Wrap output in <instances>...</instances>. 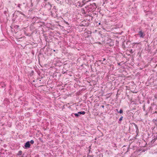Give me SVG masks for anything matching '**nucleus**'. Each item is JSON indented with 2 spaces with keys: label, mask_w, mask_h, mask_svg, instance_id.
I'll use <instances>...</instances> for the list:
<instances>
[{
  "label": "nucleus",
  "mask_w": 157,
  "mask_h": 157,
  "mask_svg": "<svg viewBox=\"0 0 157 157\" xmlns=\"http://www.w3.org/2000/svg\"><path fill=\"white\" fill-rule=\"evenodd\" d=\"M86 112L84 111H82L78 112V113L80 114L84 115L85 114Z\"/></svg>",
  "instance_id": "nucleus-9"
},
{
  "label": "nucleus",
  "mask_w": 157,
  "mask_h": 157,
  "mask_svg": "<svg viewBox=\"0 0 157 157\" xmlns=\"http://www.w3.org/2000/svg\"><path fill=\"white\" fill-rule=\"evenodd\" d=\"M30 143L32 144H33L34 143V141L33 140H30V141L29 142V143Z\"/></svg>",
  "instance_id": "nucleus-17"
},
{
  "label": "nucleus",
  "mask_w": 157,
  "mask_h": 157,
  "mask_svg": "<svg viewBox=\"0 0 157 157\" xmlns=\"http://www.w3.org/2000/svg\"><path fill=\"white\" fill-rule=\"evenodd\" d=\"M133 44H138V43H137V42H136V43L134 42V43H133Z\"/></svg>",
  "instance_id": "nucleus-24"
},
{
  "label": "nucleus",
  "mask_w": 157,
  "mask_h": 157,
  "mask_svg": "<svg viewBox=\"0 0 157 157\" xmlns=\"http://www.w3.org/2000/svg\"><path fill=\"white\" fill-rule=\"evenodd\" d=\"M143 109L144 111H145V105H144L143 106Z\"/></svg>",
  "instance_id": "nucleus-19"
},
{
  "label": "nucleus",
  "mask_w": 157,
  "mask_h": 157,
  "mask_svg": "<svg viewBox=\"0 0 157 157\" xmlns=\"http://www.w3.org/2000/svg\"><path fill=\"white\" fill-rule=\"evenodd\" d=\"M25 154H23L21 157H24Z\"/></svg>",
  "instance_id": "nucleus-26"
},
{
  "label": "nucleus",
  "mask_w": 157,
  "mask_h": 157,
  "mask_svg": "<svg viewBox=\"0 0 157 157\" xmlns=\"http://www.w3.org/2000/svg\"><path fill=\"white\" fill-rule=\"evenodd\" d=\"M116 110L117 111L118 113H123V110L122 109H121L120 110L119 112H118V110L117 109H116Z\"/></svg>",
  "instance_id": "nucleus-12"
},
{
  "label": "nucleus",
  "mask_w": 157,
  "mask_h": 157,
  "mask_svg": "<svg viewBox=\"0 0 157 157\" xmlns=\"http://www.w3.org/2000/svg\"><path fill=\"white\" fill-rule=\"evenodd\" d=\"M123 118V117L121 116L119 119V120L118 121V123L119 124H121V121L122 120Z\"/></svg>",
  "instance_id": "nucleus-11"
},
{
  "label": "nucleus",
  "mask_w": 157,
  "mask_h": 157,
  "mask_svg": "<svg viewBox=\"0 0 157 157\" xmlns=\"http://www.w3.org/2000/svg\"><path fill=\"white\" fill-rule=\"evenodd\" d=\"M64 22L66 24H67L68 25H69L68 23V22L66 21H64Z\"/></svg>",
  "instance_id": "nucleus-23"
},
{
  "label": "nucleus",
  "mask_w": 157,
  "mask_h": 157,
  "mask_svg": "<svg viewBox=\"0 0 157 157\" xmlns=\"http://www.w3.org/2000/svg\"><path fill=\"white\" fill-rule=\"evenodd\" d=\"M138 35L141 38H144L145 35L142 30H141L139 32Z\"/></svg>",
  "instance_id": "nucleus-4"
},
{
  "label": "nucleus",
  "mask_w": 157,
  "mask_h": 157,
  "mask_svg": "<svg viewBox=\"0 0 157 157\" xmlns=\"http://www.w3.org/2000/svg\"><path fill=\"white\" fill-rule=\"evenodd\" d=\"M21 5L20 4H18L17 6V7L19 8H20V6Z\"/></svg>",
  "instance_id": "nucleus-20"
},
{
  "label": "nucleus",
  "mask_w": 157,
  "mask_h": 157,
  "mask_svg": "<svg viewBox=\"0 0 157 157\" xmlns=\"http://www.w3.org/2000/svg\"><path fill=\"white\" fill-rule=\"evenodd\" d=\"M0 86L2 88H4L6 86V84L4 82H2L0 83Z\"/></svg>",
  "instance_id": "nucleus-7"
},
{
  "label": "nucleus",
  "mask_w": 157,
  "mask_h": 157,
  "mask_svg": "<svg viewBox=\"0 0 157 157\" xmlns=\"http://www.w3.org/2000/svg\"><path fill=\"white\" fill-rule=\"evenodd\" d=\"M62 0H55V1L58 3H60L61 2Z\"/></svg>",
  "instance_id": "nucleus-15"
},
{
  "label": "nucleus",
  "mask_w": 157,
  "mask_h": 157,
  "mask_svg": "<svg viewBox=\"0 0 157 157\" xmlns=\"http://www.w3.org/2000/svg\"><path fill=\"white\" fill-rule=\"evenodd\" d=\"M132 124L135 125L136 128L138 129V127L137 125L135 123H133Z\"/></svg>",
  "instance_id": "nucleus-16"
},
{
  "label": "nucleus",
  "mask_w": 157,
  "mask_h": 157,
  "mask_svg": "<svg viewBox=\"0 0 157 157\" xmlns=\"http://www.w3.org/2000/svg\"><path fill=\"white\" fill-rule=\"evenodd\" d=\"M19 26L18 25H15L14 26V28L15 29H17L19 28Z\"/></svg>",
  "instance_id": "nucleus-18"
},
{
  "label": "nucleus",
  "mask_w": 157,
  "mask_h": 157,
  "mask_svg": "<svg viewBox=\"0 0 157 157\" xmlns=\"http://www.w3.org/2000/svg\"><path fill=\"white\" fill-rule=\"evenodd\" d=\"M130 52H131V53H132V50H131V51H130Z\"/></svg>",
  "instance_id": "nucleus-28"
},
{
  "label": "nucleus",
  "mask_w": 157,
  "mask_h": 157,
  "mask_svg": "<svg viewBox=\"0 0 157 157\" xmlns=\"http://www.w3.org/2000/svg\"><path fill=\"white\" fill-rule=\"evenodd\" d=\"M17 12H19V13L20 14H21L22 15H23L24 16V17H25V15L24 14V13H22V12L20 11H18Z\"/></svg>",
  "instance_id": "nucleus-13"
},
{
  "label": "nucleus",
  "mask_w": 157,
  "mask_h": 157,
  "mask_svg": "<svg viewBox=\"0 0 157 157\" xmlns=\"http://www.w3.org/2000/svg\"><path fill=\"white\" fill-rule=\"evenodd\" d=\"M74 114V113H73ZM79 113H74V115L76 117H78L79 116Z\"/></svg>",
  "instance_id": "nucleus-14"
},
{
  "label": "nucleus",
  "mask_w": 157,
  "mask_h": 157,
  "mask_svg": "<svg viewBox=\"0 0 157 157\" xmlns=\"http://www.w3.org/2000/svg\"><path fill=\"white\" fill-rule=\"evenodd\" d=\"M43 5L44 6V8L48 10H51L52 5L49 2H44L43 3Z\"/></svg>",
  "instance_id": "nucleus-3"
},
{
  "label": "nucleus",
  "mask_w": 157,
  "mask_h": 157,
  "mask_svg": "<svg viewBox=\"0 0 157 157\" xmlns=\"http://www.w3.org/2000/svg\"><path fill=\"white\" fill-rule=\"evenodd\" d=\"M55 51H55V50H53V51H54V52H55Z\"/></svg>",
  "instance_id": "nucleus-29"
},
{
  "label": "nucleus",
  "mask_w": 157,
  "mask_h": 157,
  "mask_svg": "<svg viewBox=\"0 0 157 157\" xmlns=\"http://www.w3.org/2000/svg\"><path fill=\"white\" fill-rule=\"evenodd\" d=\"M30 145L29 141H28L25 143L24 145L25 147V148H29L30 147Z\"/></svg>",
  "instance_id": "nucleus-5"
},
{
  "label": "nucleus",
  "mask_w": 157,
  "mask_h": 157,
  "mask_svg": "<svg viewBox=\"0 0 157 157\" xmlns=\"http://www.w3.org/2000/svg\"><path fill=\"white\" fill-rule=\"evenodd\" d=\"M153 121L154 122H157V121L156 120V119H153Z\"/></svg>",
  "instance_id": "nucleus-22"
},
{
  "label": "nucleus",
  "mask_w": 157,
  "mask_h": 157,
  "mask_svg": "<svg viewBox=\"0 0 157 157\" xmlns=\"http://www.w3.org/2000/svg\"><path fill=\"white\" fill-rule=\"evenodd\" d=\"M93 5H94V6H96V8L97 7H96V4L95 3H93Z\"/></svg>",
  "instance_id": "nucleus-21"
},
{
  "label": "nucleus",
  "mask_w": 157,
  "mask_h": 157,
  "mask_svg": "<svg viewBox=\"0 0 157 157\" xmlns=\"http://www.w3.org/2000/svg\"><path fill=\"white\" fill-rule=\"evenodd\" d=\"M57 11L58 9L56 8V7L54 6L51 11V15L52 16L55 17H56L57 15Z\"/></svg>",
  "instance_id": "nucleus-2"
},
{
  "label": "nucleus",
  "mask_w": 157,
  "mask_h": 157,
  "mask_svg": "<svg viewBox=\"0 0 157 157\" xmlns=\"http://www.w3.org/2000/svg\"><path fill=\"white\" fill-rule=\"evenodd\" d=\"M105 60H106V59L105 58H104L103 59V61H105Z\"/></svg>",
  "instance_id": "nucleus-27"
},
{
  "label": "nucleus",
  "mask_w": 157,
  "mask_h": 157,
  "mask_svg": "<svg viewBox=\"0 0 157 157\" xmlns=\"http://www.w3.org/2000/svg\"><path fill=\"white\" fill-rule=\"evenodd\" d=\"M22 154V151H21L20 150L19 151L18 153L17 154V155L18 156L21 155Z\"/></svg>",
  "instance_id": "nucleus-10"
},
{
  "label": "nucleus",
  "mask_w": 157,
  "mask_h": 157,
  "mask_svg": "<svg viewBox=\"0 0 157 157\" xmlns=\"http://www.w3.org/2000/svg\"><path fill=\"white\" fill-rule=\"evenodd\" d=\"M148 109V113H151L152 111V108L151 106H150L149 107Z\"/></svg>",
  "instance_id": "nucleus-8"
},
{
  "label": "nucleus",
  "mask_w": 157,
  "mask_h": 157,
  "mask_svg": "<svg viewBox=\"0 0 157 157\" xmlns=\"http://www.w3.org/2000/svg\"><path fill=\"white\" fill-rule=\"evenodd\" d=\"M44 0V1H47L48 0Z\"/></svg>",
  "instance_id": "nucleus-30"
},
{
  "label": "nucleus",
  "mask_w": 157,
  "mask_h": 157,
  "mask_svg": "<svg viewBox=\"0 0 157 157\" xmlns=\"http://www.w3.org/2000/svg\"><path fill=\"white\" fill-rule=\"evenodd\" d=\"M157 135L154 136L151 141L148 144L150 147L155 146L157 144Z\"/></svg>",
  "instance_id": "nucleus-1"
},
{
  "label": "nucleus",
  "mask_w": 157,
  "mask_h": 157,
  "mask_svg": "<svg viewBox=\"0 0 157 157\" xmlns=\"http://www.w3.org/2000/svg\"><path fill=\"white\" fill-rule=\"evenodd\" d=\"M91 34V32L90 31H89L87 33V32H86L84 33V35L86 36V35H87L86 36V37H88L90 36Z\"/></svg>",
  "instance_id": "nucleus-6"
},
{
  "label": "nucleus",
  "mask_w": 157,
  "mask_h": 157,
  "mask_svg": "<svg viewBox=\"0 0 157 157\" xmlns=\"http://www.w3.org/2000/svg\"><path fill=\"white\" fill-rule=\"evenodd\" d=\"M101 107H102V108H104V105H101Z\"/></svg>",
  "instance_id": "nucleus-25"
}]
</instances>
